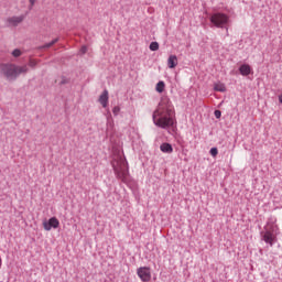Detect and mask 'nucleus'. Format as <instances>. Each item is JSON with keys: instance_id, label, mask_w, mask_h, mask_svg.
Segmentation results:
<instances>
[{"instance_id": "6e6552de", "label": "nucleus", "mask_w": 282, "mask_h": 282, "mask_svg": "<svg viewBox=\"0 0 282 282\" xmlns=\"http://www.w3.org/2000/svg\"><path fill=\"white\" fill-rule=\"evenodd\" d=\"M59 226H61V221H58L56 219V217H52V218L48 219V221L43 223V228H44V230H47V231L52 230V228L56 229Z\"/></svg>"}, {"instance_id": "423d86ee", "label": "nucleus", "mask_w": 282, "mask_h": 282, "mask_svg": "<svg viewBox=\"0 0 282 282\" xmlns=\"http://www.w3.org/2000/svg\"><path fill=\"white\" fill-rule=\"evenodd\" d=\"M28 18V12L20 14V15H13L6 19V25L7 28H19L23 21Z\"/></svg>"}, {"instance_id": "6ab92c4d", "label": "nucleus", "mask_w": 282, "mask_h": 282, "mask_svg": "<svg viewBox=\"0 0 282 282\" xmlns=\"http://www.w3.org/2000/svg\"><path fill=\"white\" fill-rule=\"evenodd\" d=\"M112 113H113V116H119V113H120V106H115L112 108Z\"/></svg>"}, {"instance_id": "0eeeda50", "label": "nucleus", "mask_w": 282, "mask_h": 282, "mask_svg": "<svg viewBox=\"0 0 282 282\" xmlns=\"http://www.w3.org/2000/svg\"><path fill=\"white\" fill-rule=\"evenodd\" d=\"M137 275L142 282L151 281V268L149 267H141L137 269Z\"/></svg>"}, {"instance_id": "2eb2a0df", "label": "nucleus", "mask_w": 282, "mask_h": 282, "mask_svg": "<svg viewBox=\"0 0 282 282\" xmlns=\"http://www.w3.org/2000/svg\"><path fill=\"white\" fill-rule=\"evenodd\" d=\"M150 50L151 52H158V50H160V44L158 42H151Z\"/></svg>"}, {"instance_id": "4468645a", "label": "nucleus", "mask_w": 282, "mask_h": 282, "mask_svg": "<svg viewBox=\"0 0 282 282\" xmlns=\"http://www.w3.org/2000/svg\"><path fill=\"white\" fill-rule=\"evenodd\" d=\"M214 90L215 91L224 93V91H226V85H224L221 83L215 84Z\"/></svg>"}, {"instance_id": "b1692460", "label": "nucleus", "mask_w": 282, "mask_h": 282, "mask_svg": "<svg viewBox=\"0 0 282 282\" xmlns=\"http://www.w3.org/2000/svg\"><path fill=\"white\" fill-rule=\"evenodd\" d=\"M279 102L282 105V94L279 96Z\"/></svg>"}, {"instance_id": "4be33fe9", "label": "nucleus", "mask_w": 282, "mask_h": 282, "mask_svg": "<svg viewBox=\"0 0 282 282\" xmlns=\"http://www.w3.org/2000/svg\"><path fill=\"white\" fill-rule=\"evenodd\" d=\"M29 67H36V61L30 59Z\"/></svg>"}, {"instance_id": "aec40b11", "label": "nucleus", "mask_w": 282, "mask_h": 282, "mask_svg": "<svg viewBox=\"0 0 282 282\" xmlns=\"http://www.w3.org/2000/svg\"><path fill=\"white\" fill-rule=\"evenodd\" d=\"M214 116L219 120V118H221V110H215Z\"/></svg>"}, {"instance_id": "ddd939ff", "label": "nucleus", "mask_w": 282, "mask_h": 282, "mask_svg": "<svg viewBox=\"0 0 282 282\" xmlns=\"http://www.w3.org/2000/svg\"><path fill=\"white\" fill-rule=\"evenodd\" d=\"M166 87V84H164L163 80L159 82L155 86V90L158 91V94H162L164 91Z\"/></svg>"}, {"instance_id": "a211bd4d", "label": "nucleus", "mask_w": 282, "mask_h": 282, "mask_svg": "<svg viewBox=\"0 0 282 282\" xmlns=\"http://www.w3.org/2000/svg\"><path fill=\"white\" fill-rule=\"evenodd\" d=\"M209 153L213 158H217L219 150H217V148H212Z\"/></svg>"}, {"instance_id": "20e7f679", "label": "nucleus", "mask_w": 282, "mask_h": 282, "mask_svg": "<svg viewBox=\"0 0 282 282\" xmlns=\"http://www.w3.org/2000/svg\"><path fill=\"white\" fill-rule=\"evenodd\" d=\"M112 167L118 180L126 182L127 175H129V165L127 163V160H124V158L122 156H119V159H115L112 161Z\"/></svg>"}, {"instance_id": "412c9836", "label": "nucleus", "mask_w": 282, "mask_h": 282, "mask_svg": "<svg viewBox=\"0 0 282 282\" xmlns=\"http://www.w3.org/2000/svg\"><path fill=\"white\" fill-rule=\"evenodd\" d=\"M30 6H29V10H32V8H34V4L36 3V0H29Z\"/></svg>"}, {"instance_id": "f3484780", "label": "nucleus", "mask_w": 282, "mask_h": 282, "mask_svg": "<svg viewBox=\"0 0 282 282\" xmlns=\"http://www.w3.org/2000/svg\"><path fill=\"white\" fill-rule=\"evenodd\" d=\"M11 54L14 58H19V56H21L23 54V52H21V50H19V48H15L12 51Z\"/></svg>"}, {"instance_id": "7ed1b4c3", "label": "nucleus", "mask_w": 282, "mask_h": 282, "mask_svg": "<svg viewBox=\"0 0 282 282\" xmlns=\"http://www.w3.org/2000/svg\"><path fill=\"white\" fill-rule=\"evenodd\" d=\"M276 235H279V226H276V218H270L268 227L261 232L262 241L268 243L271 248L276 243Z\"/></svg>"}, {"instance_id": "f03ea898", "label": "nucleus", "mask_w": 282, "mask_h": 282, "mask_svg": "<svg viewBox=\"0 0 282 282\" xmlns=\"http://www.w3.org/2000/svg\"><path fill=\"white\" fill-rule=\"evenodd\" d=\"M0 70L7 80H17L21 74H28V65L19 66L15 64H1Z\"/></svg>"}, {"instance_id": "9d476101", "label": "nucleus", "mask_w": 282, "mask_h": 282, "mask_svg": "<svg viewBox=\"0 0 282 282\" xmlns=\"http://www.w3.org/2000/svg\"><path fill=\"white\" fill-rule=\"evenodd\" d=\"M241 76H250L252 74V67L249 64H242L239 67Z\"/></svg>"}, {"instance_id": "1a4fd4ad", "label": "nucleus", "mask_w": 282, "mask_h": 282, "mask_svg": "<svg viewBox=\"0 0 282 282\" xmlns=\"http://www.w3.org/2000/svg\"><path fill=\"white\" fill-rule=\"evenodd\" d=\"M98 102L104 107V109H107L109 107V91L104 90L101 95L99 96Z\"/></svg>"}, {"instance_id": "39448f33", "label": "nucleus", "mask_w": 282, "mask_h": 282, "mask_svg": "<svg viewBox=\"0 0 282 282\" xmlns=\"http://www.w3.org/2000/svg\"><path fill=\"white\" fill-rule=\"evenodd\" d=\"M210 23H213V25H215V28H226L228 29V23H230V18L225 14V13H214L212 14V17L209 18Z\"/></svg>"}, {"instance_id": "dca6fc26", "label": "nucleus", "mask_w": 282, "mask_h": 282, "mask_svg": "<svg viewBox=\"0 0 282 282\" xmlns=\"http://www.w3.org/2000/svg\"><path fill=\"white\" fill-rule=\"evenodd\" d=\"M58 41V37L54 39L53 41H51L50 43H46L42 46V48H50L52 47V45H56V42Z\"/></svg>"}, {"instance_id": "f257e3e1", "label": "nucleus", "mask_w": 282, "mask_h": 282, "mask_svg": "<svg viewBox=\"0 0 282 282\" xmlns=\"http://www.w3.org/2000/svg\"><path fill=\"white\" fill-rule=\"evenodd\" d=\"M155 127L160 129H171L175 126V109L169 97H163L152 115Z\"/></svg>"}, {"instance_id": "9b49d317", "label": "nucleus", "mask_w": 282, "mask_h": 282, "mask_svg": "<svg viewBox=\"0 0 282 282\" xmlns=\"http://www.w3.org/2000/svg\"><path fill=\"white\" fill-rule=\"evenodd\" d=\"M167 67L170 69H175L177 67V56L176 55H170L167 58Z\"/></svg>"}, {"instance_id": "5701e85b", "label": "nucleus", "mask_w": 282, "mask_h": 282, "mask_svg": "<svg viewBox=\"0 0 282 282\" xmlns=\"http://www.w3.org/2000/svg\"><path fill=\"white\" fill-rule=\"evenodd\" d=\"M79 54H87V46H82Z\"/></svg>"}, {"instance_id": "f8f14e48", "label": "nucleus", "mask_w": 282, "mask_h": 282, "mask_svg": "<svg viewBox=\"0 0 282 282\" xmlns=\"http://www.w3.org/2000/svg\"><path fill=\"white\" fill-rule=\"evenodd\" d=\"M160 150L162 151V153H173V145H171L170 143H162L160 145Z\"/></svg>"}]
</instances>
